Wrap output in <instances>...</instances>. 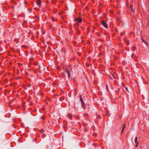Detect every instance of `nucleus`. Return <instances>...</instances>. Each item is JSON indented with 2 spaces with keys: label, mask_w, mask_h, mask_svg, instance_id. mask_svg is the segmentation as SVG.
Segmentation results:
<instances>
[{
  "label": "nucleus",
  "mask_w": 149,
  "mask_h": 149,
  "mask_svg": "<svg viewBox=\"0 0 149 149\" xmlns=\"http://www.w3.org/2000/svg\"><path fill=\"white\" fill-rule=\"evenodd\" d=\"M102 23L104 27L106 28L107 27V24L106 22H104L103 20H102Z\"/></svg>",
  "instance_id": "nucleus-1"
},
{
  "label": "nucleus",
  "mask_w": 149,
  "mask_h": 149,
  "mask_svg": "<svg viewBox=\"0 0 149 149\" xmlns=\"http://www.w3.org/2000/svg\"><path fill=\"white\" fill-rule=\"evenodd\" d=\"M65 71L67 73L68 75V77L69 78L70 77V72L67 70L66 68H65Z\"/></svg>",
  "instance_id": "nucleus-2"
},
{
  "label": "nucleus",
  "mask_w": 149,
  "mask_h": 149,
  "mask_svg": "<svg viewBox=\"0 0 149 149\" xmlns=\"http://www.w3.org/2000/svg\"><path fill=\"white\" fill-rule=\"evenodd\" d=\"M37 3L38 5L40 6H41V1L40 0H37Z\"/></svg>",
  "instance_id": "nucleus-3"
},
{
  "label": "nucleus",
  "mask_w": 149,
  "mask_h": 149,
  "mask_svg": "<svg viewBox=\"0 0 149 149\" xmlns=\"http://www.w3.org/2000/svg\"><path fill=\"white\" fill-rule=\"evenodd\" d=\"M81 105L82 107L84 109H85V106L84 105V101H82V102H81Z\"/></svg>",
  "instance_id": "nucleus-4"
},
{
  "label": "nucleus",
  "mask_w": 149,
  "mask_h": 149,
  "mask_svg": "<svg viewBox=\"0 0 149 149\" xmlns=\"http://www.w3.org/2000/svg\"><path fill=\"white\" fill-rule=\"evenodd\" d=\"M75 20L76 21H77L78 22H80L81 21V19L80 18L76 19Z\"/></svg>",
  "instance_id": "nucleus-5"
},
{
  "label": "nucleus",
  "mask_w": 149,
  "mask_h": 149,
  "mask_svg": "<svg viewBox=\"0 0 149 149\" xmlns=\"http://www.w3.org/2000/svg\"><path fill=\"white\" fill-rule=\"evenodd\" d=\"M137 137L136 136L134 139V142L135 143H138V142L137 141Z\"/></svg>",
  "instance_id": "nucleus-6"
},
{
  "label": "nucleus",
  "mask_w": 149,
  "mask_h": 149,
  "mask_svg": "<svg viewBox=\"0 0 149 149\" xmlns=\"http://www.w3.org/2000/svg\"><path fill=\"white\" fill-rule=\"evenodd\" d=\"M52 20L54 21H56V19L54 17H53L52 18Z\"/></svg>",
  "instance_id": "nucleus-7"
},
{
  "label": "nucleus",
  "mask_w": 149,
  "mask_h": 149,
  "mask_svg": "<svg viewBox=\"0 0 149 149\" xmlns=\"http://www.w3.org/2000/svg\"><path fill=\"white\" fill-rule=\"evenodd\" d=\"M143 42H144V43H145V44H146V45H148V43H147V42H146L145 40H143Z\"/></svg>",
  "instance_id": "nucleus-8"
},
{
  "label": "nucleus",
  "mask_w": 149,
  "mask_h": 149,
  "mask_svg": "<svg viewBox=\"0 0 149 149\" xmlns=\"http://www.w3.org/2000/svg\"><path fill=\"white\" fill-rule=\"evenodd\" d=\"M126 43L127 45H129V41L128 40L126 42Z\"/></svg>",
  "instance_id": "nucleus-9"
},
{
  "label": "nucleus",
  "mask_w": 149,
  "mask_h": 149,
  "mask_svg": "<svg viewBox=\"0 0 149 149\" xmlns=\"http://www.w3.org/2000/svg\"><path fill=\"white\" fill-rule=\"evenodd\" d=\"M126 124H125L124 126H123V128H122V129H123V130H124L125 128V126H126Z\"/></svg>",
  "instance_id": "nucleus-10"
},
{
  "label": "nucleus",
  "mask_w": 149,
  "mask_h": 149,
  "mask_svg": "<svg viewBox=\"0 0 149 149\" xmlns=\"http://www.w3.org/2000/svg\"><path fill=\"white\" fill-rule=\"evenodd\" d=\"M130 7H131V10L132 11V12L133 11V10L132 8V5L130 6Z\"/></svg>",
  "instance_id": "nucleus-11"
},
{
  "label": "nucleus",
  "mask_w": 149,
  "mask_h": 149,
  "mask_svg": "<svg viewBox=\"0 0 149 149\" xmlns=\"http://www.w3.org/2000/svg\"><path fill=\"white\" fill-rule=\"evenodd\" d=\"M135 48L134 47H132V51H134L135 49Z\"/></svg>",
  "instance_id": "nucleus-12"
},
{
  "label": "nucleus",
  "mask_w": 149,
  "mask_h": 149,
  "mask_svg": "<svg viewBox=\"0 0 149 149\" xmlns=\"http://www.w3.org/2000/svg\"><path fill=\"white\" fill-rule=\"evenodd\" d=\"M80 100L81 102H82V101H83L81 95L80 96Z\"/></svg>",
  "instance_id": "nucleus-13"
},
{
  "label": "nucleus",
  "mask_w": 149,
  "mask_h": 149,
  "mask_svg": "<svg viewBox=\"0 0 149 149\" xmlns=\"http://www.w3.org/2000/svg\"><path fill=\"white\" fill-rule=\"evenodd\" d=\"M40 132L41 133H43V132H44V131L43 130H40Z\"/></svg>",
  "instance_id": "nucleus-14"
},
{
  "label": "nucleus",
  "mask_w": 149,
  "mask_h": 149,
  "mask_svg": "<svg viewBox=\"0 0 149 149\" xmlns=\"http://www.w3.org/2000/svg\"><path fill=\"white\" fill-rule=\"evenodd\" d=\"M136 145H135V147H137L138 146V143H135Z\"/></svg>",
  "instance_id": "nucleus-15"
},
{
  "label": "nucleus",
  "mask_w": 149,
  "mask_h": 149,
  "mask_svg": "<svg viewBox=\"0 0 149 149\" xmlns=\"http://www.w3.org/2000/svg\"><path fill=\"white\" fill-rule=\"evenodd\" d=\"M70 116H71L72 115H71V114H68V118H70Z\"/></svg>",
  "instance_id": "nucleus-16"
},
{
  "label": "nucleus",
  "mask_w": 149,
  "mask_h": 149,
  "mask_svg": "<svg viewBox=\"0 0 149 149\" xmlns=\"http://www.w3.org/2000/svg\"><path fill=\"white\" fill-rule=\"evenodd\" d=\"M69 67L70 68L71 70H72V68H71V66L70 65H69Z\"/></svg>",
  "instance_id": "nucleus-17"
},
{
  "label": "nucleus",
  "mask_w": 149,
  "mask_h": 149,
  "mask_svg": "<svg viewBox=\"0 0 149 149\" xmlns=\"http://www.w3.org/2000/svg\"><path fill=\"white\" fill-rule=\"evenodd\" d=\"M106 86H107V91H108V86L107 85Z\"/></svg>",
  "instance_id": "nucleus-18"
},
{
  "label": "nucleus",
  "mask_w": 149,
  "mask_h": 149,
  "mask_svg": "<svg viewBox=\"0 0 149 149\" xmlns=\"http://www.w3.org/2000/svg\"><path fill=\"white\" fill-rule=\"evenodd\" d=\"M124 131V130H123V129H122V131H121V134Z\"/></svg>",
  "instance_id": "nucleus-19"
},
{
  "label": "nucleus",
  "mask_w": 149,
  "mask_h": 149,
  "mask_svg": "<svg viewBox=\"0 0 149 149\" xmlns=\"http://www.w3.org/2000/svg\"><path fill=\"white\" fill-rule=\"evenodd\" d=\"M94 136H97V134H94Z\"/></svg>",
  "instance_id": "nucleus-20"
},
{
  "label": "nucleus",
  "mask_w": 149,
  "mask_h": 149,
  "mask_svg": "<svg viewBox=\"0 0 149 149\" xmlns=\"http://www.w3.org/2000/svg\"><path fill=\"white\" fill-rule=\"evenodd\" d=\"M41 118L43 120H44L45 119V118L44 117H41Z\"/></svg>",
  "instance_id": "nucleus-21"
},
{
  "label": "nucleus",
  "mask_w": 149,
  "mask_h": 149,
  "mask_svg": "<svg viewBox=\"0 0 149 149\" xmlns=\"http://www.w3.org/2000/svg\"><path fill=\"white\" fill-rule=\"evenodd\" d=\"M123 33H120V35L121 36H123Z\"/></svg>",
  "instance_id": "nucleus-22"
},
{
  "label": "nucleus",
  "mask_w": 149,
  "mask_h": 149,
  "mask_svg": "<svg viewBox=\"0 0 149 149\" xmlns=\"http://www.w3.org/2000/svg\"><path fill=\"white\" fill-rule=\"evenodd\" d=\"M23 46L24 47V48H26L27 47L26 46H25V45H23Z\"/></svg>",
  "instance_id": "nucleus-23"
},
{
  "label": "nucleus",
  "mask_w": 149,
  "mask_h": 149,
  "mask_svg": "<svg viewBox=\"0 0 149 149\" xmlns=\"http://www.w3.org/2000/svg\"><path fill=\"white\" fill-rule=\"evenodd\" d=\"M125 89L128 92H129L128 89V88L127 87Z\"/></svg>",
  "instance_id": "nucleus-24"
},
{
  "label": "nucleus",
  "mask_w": 149,
  "mask_h": 149,
  "mask_svg": "<svg viewBox=\"0 0 149 149\" xmlns=\"http://www.w3.org/2000/svg\"><path fill=\"white\" fill-rule=\"evenodd\" d=\"M106 115L107 116H110V114H109V115H108L107 114H106Z\"/></svg>",
  "instance_id": "nucleus-25"
},
{
  "label": "nucleus",
  "mask_w": 149,
  "mask_h": 149,
  "mask_svg": "<svg viewBox=\"0 0 149 149\" xmlns=\"http://www.w3.org/2000/svg\"><path fill=\"white\" fill-rule=\"evenodd\" d=\"M40 66L39 65V70H40Z\"/></svg>",
  "instance_id": "nucleus-26"
},
{
  "label": "nucleus",
  "mask_w": 149,
  "mask_h": 149,
  "mask_svg": "<svg viewBox=\"0 0 149 149\" xmlns=\"http://www.w3.org/2000/svg\"><path fill=\"white\" fill-rule=\"evenodd\" d=\"M133 55H134V54H132V57H133Z\"/></svg>",
  "instance_id": "nucleus-27"
},
{
  "label": "nucleus",
  "mask_w": 149,
  "mask_h": 149,
  "mask_svg": "<svg viewBox=\"0 0 149 149\" xmlns=\"http://www.w3.org/2000/svg\"><path fill=\"white\" fill-rule=\"evenodd\" d=\"M142 40L143 42V40H144L143 38H142Z\"/></svg>",
  "instance_id": "nucleus-28"
},
{
  "label": "nucleus",
  "mask_w": 149,
  "mask_h": 149,
  "mask_svg": "<svg viewBox=\"0 0 149 149\" xmlns=\"http://www.w3.org/2000/svg\"><path fill=\"white\" fill-rule=\"evenodd\" d=\"M38 65V63H36V65Z\"/></svg>",
  "instance_id": "nucleus-29"
},
{
  "label": "nucleus",
  "mask_w": 149,
  "mask_h": 149,
  "mask_svg": "<svg viewBox=\"0 0 149 149\" xmlns=\"http://www.w3.org/2000/svg\"><path fill=\"white\" fill-rule=\"evenodd\" d=\"M10 64H12V63H11L10 62Z\"/></svg>",
  "instance_id": "nucleus-30"
},
{
  "label": "nucleus",
  "mask_w": 149,
  "mask_h": 149,
  "mask_svg": "<svg viewBox=\"0 0 149 149\" xmlns=\"http://www.w3.org/2000/svg\"><path fill=\"white\" fill-rule=\"evenodd\" d=\"M30 85H29V86H30Z\"/></svg>",
  "instance_id": "nucleus-31"
},
{
  "label": "nucleus",
  "mask_w": 149,
  "mask_h": 149,
  "mask_svg": "<svg viewBox=\"0 0 149 149\" xmlns=\"http://www.w3.org/2000/svg\"><path fill=\"white\" fill-rule=\"evenodd\" d=\"M10 52H11V51L10 50Z\"/></svg>",
  "instance_id": "nucleus-32"
},
{
  "label": "nucleus",
  "mask_w": 149,
  "mask_h": 149,
  "mask_svg": "<svg viewBox=\"0 0 149 149\" xmlns=\"http://www.w3.org/2000/svg\"><path fill=\"white\" fill-rule=\"evenodd\" d=\"M139 91H140V89H139Z\"/></svg>",
  "instance_id": "nucleus-33"
}]
</instances>
